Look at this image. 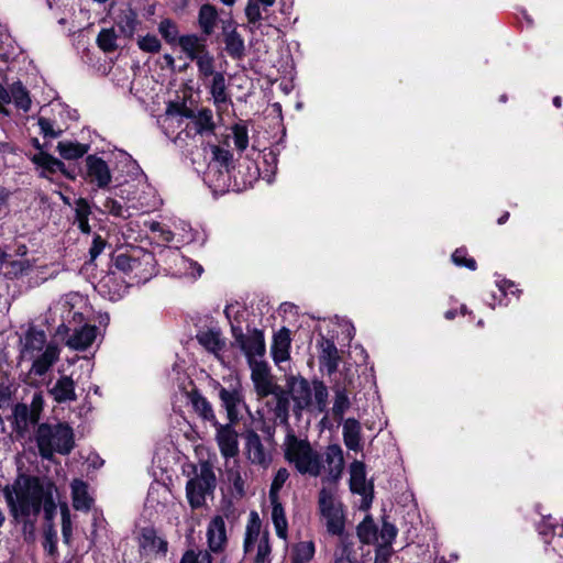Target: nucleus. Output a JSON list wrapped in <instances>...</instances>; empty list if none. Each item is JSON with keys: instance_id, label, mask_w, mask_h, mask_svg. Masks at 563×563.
<instances>
[{"instance_id": "e433bc0d", "label": "nucleus", "mask_w": 563, "mask_h": 563, "mask_svg": "<svg viewBox=\"0 0 563 563\" xmlns=\"http://www.w3.org/2000/svg\"><path fill=\"white\" fill-rule=\"evenodd\" d=\"M219 13L214 5L205 3L198 12V25L206 36L211 35L218 23Z\"/></svg>"}, {"instance_id": "7c9ffc66", "label": "nucleus", "mask_w": 563, "mask_h": 563, "mask_svg": "<svg viewBox=\"0 0 563 563\" xmlns=\"http://www.w3.org/2000/svg\"><path fill=\"white\" fill-rule=\"evenodd\" d=\"M29 364V372L32 373L35 369V327L29 325V329L23 336L20 338V361Z\"/></svg>"}, {"instance_id": "473e14b6", "label": "nucleus", "mask_w": 563, "mask_h": 563, "mask_svg": "<svg viewBox=\"0 0 563 563\" xmlns=\"http://www.w3.org/2000/svg\"><path fill=\"white\" fill-rule=\"evenodd\" d=\"M73 507L79 511H89L93 504V498L88 490V484L81 479H74L70 484Z\"/></svg>"}, {"instance_id": "0eeeda50", "label": "nucleus", "mask_w": 563, "mask_h": 563, "mask_svg": "<svg viewBox=\"0 0 563 563\" xmlns=\"http://www.w3.org/2000/svg\"><path fill=\"white\" fill-rule=\"evenodd\" d=\"M75 446L74 431L66 423L37 426V449L42 457L52 460L54 453L68 455Z\"/></svg>"}, {"instance_id": "5701e85b", "label": "nucleus", "mask_w": 563, "mask_h": 563, "mask_svg": "<svg viewBox=\"0 0 563 563\" xmlns=\"http://www.w3.org/2000/svg\"><path fill=\"white\" fill-rule=\"evenodd\" d=\"M319 349V366L321 371H325L328 375L334 374L341 361L339 350L333 340L320 334L318 340Z\"/></svg>"}, {"instance_id": "f03ea898", "label": "nucleus", "mask_w": 563, "mask_h": 563, "mask_svg": "<svg viewBox=\"0 0 563 563\" xmlns=\"http://www.w3.org/2000/svg\"><path fill=\"white\" fill-rule=\"evenodd\" d=\"M284 459L301 475L321 476L322 483H336L343 473V451L339 444H330L322 452L312 446L307 438L297 437L287 423L282 444Z\"/></svg>"}, {"instance_id": "f704fd0d", "label": "nucleus", "mask_w": 563, "mask_h": 563, "mask_svg": "<svg viewBox=\"0 0 563 563\" xmlns=\"http://www.w3.org/2000/svg\"><path fill=\"white\" fill-rule=\"evenodd\" d=\"M201 485L203 489H207L211 494L217 486V477L213 471V465L209 461H202L199 463V473L190 479V486ZM194 490V488H191Z\"/></svg>"}, {"instance_id": "a878e982", "label": "nucleus", "mask_w": 563, "mask_h": 563, "mask_svg": "<svg viewBox=\"0 0 563 563\" xmlns=\"http://www.w3.org/2000/svg\"><path fill=\"white\" fill-rule=\"evenodd\" d=\"M174 496L172 490L163 483H153L147 492L146 506L155 511L164 510L168 505L173 504Z\"/></svg>"}, {"instance_id": "69168bd1", "label": "nucleus", "mask_w": 563, "mask_h": 563, "mask_svg": "<svg viewBox=\"0 0 563 563\" xmlns=\"http://www.w3.org/2000/svg\"><path fill=\"white\" fill-rule=\"evenodd\" d=\"M139 47L143 52L147 53H157L161 49V41L157 38V36L147 34L145 36H142L139 42Z\"/></svg>"}, {"instance_id": "f3484780", "label": "nucleus", "mask_w": 563, "mask_h": 563, "mask_svg": "<svg viewBox=\"0 0 563 563\" xmlns=\"http://www.w3.org/2000/svg\"><path fill=\"white\" fill-rule=\"evenodd\" d=\"M350 489L363 497L362 508L367 509L373 500V488L366 483V467L361 461H354L350 465Z\"/></svg>"}, {"instance_id": "f257e3e1", "label": "nucleus", "mask_w": 563, "mask_h": 563, "mask_svg": "<svg viewBox=\"0 0 563 563\" xmlns=\"http://www.w3.org/2000/svg\"><path fill=\"white\" fill-rule=\"evenodd\" d=\"M18 441L27 444L24 454L18 461V475L12 484L2 488L12 522L20 527L24 541H35V473L24 470V460L31 462L32 441L35 438V395L30 406L18 402L9 418Z\"/></svg>"}, {"instance_id": "c85d7f7f", "label": "nucleus", "mask_w": 563, "mask_h": 563, "mask_svg": "<svg viewBox=\"0 0 563 563\" xmlns=\"http://www.w3.org/2000/svg\"><path fill=\"white\" fill-rule=\"evenodd\" d=\"M290 331L287 328H282L274 334L271 353L275 364L279 365L290 357Z\"/></svg>"}, {"instance_id": "dca6fc26", "label": "nucleus", "mask_w": 563, "mask_h": 563, "mask_svg": "<svg viewBox=\"0 0 563 563\" xmlns=\"http://www.w3.org/2000/svg\"><path fill=\"white\" fill-rule=\"evenodd\" d=\"M139 547L141 555L150 558H165L168 551V542L153 527L141 530Z\"/></svg>"}, {"instance_id": "f8f14e48", "label": "nucleus", "mask_w": 563, "mask_h": 563, "mask_svg": "<svg viewBox=\"0 0 563 563\" xmlns=\"http://www.w3.org/2000/svg\"><path fill=\"white\" fill-rule=\"evenodd\" d=\"M235 343L246 356L249 365L253 362H262L265 354V339L262 330H247L245 334L242 325L233 323V335Z\"/></svg>"}, {"instance_id": "ddd939ff", "label": "nucleus", "mask_w": 563, "mask_h": 563, "mask_svg": "<svg viewBox=\"0 0 563 563\" xmlns=\"http://www.w3.org/2000/svg\"><path fill=\"white\" fill-rule=\"evenodd\" d=\"M229 383L228 387L219 386V397L222 406L225 408L228 418L231 423L238 421L240 410L245 407V402L242 395V385L239 378L230 377L227 379Z\"/></svg>"}, {"instance_id": "9d476101", "label": "nucleus", "mask_w": 563, "mask_h": 563, "mask_svg": "<svg viewBox=\"0 0 563 563\" xmlns=\"http://www.w3.org/2000/svg\"><path fill=\"white\" fill-rule=\"evenodd\" d=\"M203 151L210 152V162L205 172V183L214 191L222 192L229 187V167L233 155L229 150L218 145H208Z\"/></svg>"}, {"instance_id": "3c124183", "label": "nucleus", "mask_w": 563, "mask_h": 563, "mask_svg": "<svg viewBox=\"0 0 563 563\" xmlns=\"http://www.w3.org/2000/svg\"><path fill=\"white\" fill-rule=\"evenodd\" d=\"M357 536L363 543L371 544L377 541V527L371 516H366L357 526Z\"/></svg>"}, {"instance_id": "e2e57ef3", "label": "nucleus", "mask_w": 563, "mask_h": 563, "mask_svg": "<svg viewBox=\"0 0 563 563\" xmlns=\"http://www.w3.org/2000/svg\"><path fill=\"white\" fill-rule=\"evenodd\" d=\"M561 526L554 525L552 519L549 517L538 526V532L542 536L547 544L553 545V538L555 532H560Z\"/></svg>"}, {"instance_id": "412c9836", "label": "nucleus", "mask_w": 563, "mask_h": 563, "mask_svg": "<svg viewBox=\"0 0 563 563\" xmlns=\"http://www.w3.org/2000/svg\"><path fill=\"white\" fill-rule=\"evenodd\" d=\"M251 368V379L258 397H267L277 390L266 362H253L249 365Z\"/></svg>"}, {"instance_id": "20e7f679", "label": "nucleus", "mask_w": 563, "mask_h": 563, "mask_svg": "<svg viewBox=\"0 0 563 563\" xmlns=\"http://www.w3.org/2000/svg\"><path fill=\"white\" fill-rule=\"evenodd\" d=\"M158 123L164 134L179 147H188L190 141L196 143L197 137L214 133L216 124L210 109L194 111L180 110L169 104Z\"/></svg>"}, {"instance_id": "603ef678", "label": "nucleus", "mask_w": 563, "mask_h": 563, "mask_svg": "<svg viewBox=\"0 0 563 563\" xmlns=\"http://www.w3.org/2000/svg\"><path fill=\"white\" fill-rule=\"evenodd\" d=\"M329 391L327 386L321 380H313L312 383V402L319 412H325L328 409Z\"/></svg>"}, {"instance_id": "72a5a7b5", "label": "nucleus", "mask_w": 563, "mask_h": 563, "mask_svg": "<svg viewBox=\"0 0 563 563\" xmlns=\"http://www.w3.org/2000/svg\"><path fill=\"white\" fill-rule=\"evenodd\" d=\"M230 26L231 22L229 23V25L223 26L225 51L229 54V56L239 59L244 56V40L238 33L235 27L230 29Z\"/></svg>"}, {"instance_id": "58836bf2", "label": "nucleus", "mask_w": 563, "mask_h": 563, "mask_svg": "<svg viewBox=\"0 0 563 563\" xmlns=\"http://www.w3.org/2000/svg\"><path fill=\"white\" fill-rule=\"evenodd\" d=\"M176 45L190 60L197 58L206 49V45L196 34L181 35Z\"/></svg>"}, {"instance_id": "338daca9", "label": "nucleus", "mask_w": 563, "mask_h": 563, "mask_svg": "<svg viewBox=\"0 0 563 563\" xmlns=\"http://www.w3.org/2000/svg\"><path fill=\"white\" fill-rule=\"evenodd\" d=\"M180 563H211V556L208 551L189 550L183 555Z\"/></svg>"}, {"instance_id": "a19ab883", "label": "nucleus", "mask_w": 563, "mask_h": 563, "mask_svg": "<svg viewBox=\"0 0 563 563\" xmlns=\"http://www.w3.org/2000/svg\"><path fill=\"white\" fill-rule=\"evenodd\" d=\"M60 349L56 343H48L37 355V376L44 375L58 361Z\"/></svg>"}, {"instance_id": "c03bdc74", "label": "nucleus", "mask_w": 563, "mask_h": 563, "mask_svg": "<svg viewBox=\"0 0 563 563\" xmlns=\"http://www.w3.org/2000/svg\"><path fill=\"white\" fill-rule=\"evenodd\" d=\"M277 170V154L273 150L263 152V166H258L260 176L267 183L273 184Z\"/></svg>"}, {"instance_id": "4c0bfd02", "label": "nucleus", "mask_w": 563, "mask_h": 563, "mask_svg": "<svg viewBox=\"0 0 563 563\" xmlns=\"http://www.w3.org/2000/svg\"><path fill=\"white\" fill-rule=\"evenodd\" d=\"M272 505V522L274 525L276 536L282 540H287L288 538V521L286 518L285 509L280 504L279 499H274L271 501Z\"/></svg>"}, {"instance_id": "6ab92c4d", "label": "nucleus", "mask_w": 563, "mask_h": 563, "mask_svg": "<svg viewBox=\"0 0 563 563\" xmlns=\"http://www.w3.org/2000/svg\"><path fill=\"white\" fill-rule=\"evenodd\" d=\"M245 439V454L250 463L267 468L273 461L271 451L266 450L261 437L253 430H250L244 435Z\"/></svg>"}, {"instance_id": "09e8293b", "label": "nucleus", "mask_w": 563, "mask_h": 563, "mask_svg": "<svg viewBox=\"0 0 563 563\" xmlns=\"http://www.w3.org/2000/svg\"><path fill=\"white\" fill-rule=\"evenodd\" d=\"M225 478L233 486L239 495L244 493V481L240 473V466L236 460L225 461Z\"/></svg>"}, {"instance_id": "4d7b16f0", "label": "nucleus", "mask_w": 563, "mask_h": 563, "mask_svg": "<svg viewBox=\"0 0 563 563\" xmlns=\"http://www.w3.org/2000/svg\"><path fill=\"white\" fill-rule=\"evenodd\" d=\"M191 488L189 479L186 485V494L190 506L192 508L201 507L206 501V497L211 495V493L203 489L201 485H195L194 490Z\"/></svg>"}, {"instance_id": "0e129e2a", "label": "nucleus", "mask_w": 563, "mask_h": 563, "mask_svg": "<svg viewBox=\"0 0 563 563\" xmlns=\"http://www.w3.org/2000/svg\"><path fill=\"white\" fill-rule=\"evenodd\" d=\"M224 314L231 324V332L233 333V323L241 325L244 309L239 302L230 303L225 306Z\"/></svg>"}, {"instance_id": "a211bd4d", "label": "nucleus", "mask_w": 563, "mask_h": 563, "mask_svg": "<svg viewBox=\"0 0 563 563\" xmlns=\"http://www.w3.org/2000/svg\"><path fill=\"white\" fill-rule=\"evenodd\" d=\"M47 395L57 404L71 402L77 399L75 382L70 376L59 375L45 382Z\"/></svg>"}, {"instance_id": "052dcab7", "label": "nucleus", "mask_w": 563, "mask_h": 563, "mask_svg": "<svg viewBox=\"0 0 563 563\" xmlns=\"http://www.w3.org/2000/svg\"><path fill=\"white\" fill-rule=\"evenodd\" d=\"M233 143L238 151L243 152L249 146V132L244 124H234L232 126Z\"/></svg>"}, {"instance_id": "c9c22d12", "label": "nucleus", "mask_w": 563, "mask_h": 563, "mask_svg": "<svg viewBox=\"0 0 563 563\" xmlns=\"http://www.w3.org/2000/svg\"><path fill=\"white\" fill-rule=\"evenodd\" d=\"M343 441L345 446L352 451H360L361 445V423L354 418H347L343 422Z\"/></svg>"}, {"instance_id": "ea45409f", "label": "nucleus", "mask_w": 563, "mask_h": 563, "mask_svg": "<svg viewBox=\"0 0 563 563\" xmlns=\"http://www.w3.org/2000/svg\"><path fill=\"white\" fill-rule=\"evenodd\" d=\"M198 342L209 352L217 354L223 350L225 343L221 338L220 330L208 329L199 331L197 334Z\"/></svg>"}, {"instance_id": "de8ad7c7", "label": "nucleus", "mask_w": 563, "mask_h": 563, "mask_svg": "<svg viewBox=\"0 0 563 563\" xmlns=\"http://www.w3.org/2000/svg\"><path fill=\"white\" fill-rule=\"evenodd\" d=\"M292 398L299 408H307L312 404V388L307 379H301L292 388Z\"/></svg>"}, {"instance_id": "8fccbe9b", "label": "nucleus", "mask_w": 563, "mask_h": 563, "mask_svg": "<svg viewBox=\"0 0 563 563\" xmlns=\"http://www.w3.org/2000/svg\"><path fill=\"white\" fill-rule=\"evenodd\" d=\"M103 211L120 219H128L134 214L133 210L129 208V203L122 205L119 200L108 197L103 205Z\"/></svg>"}, {"instance_id": "49530a36", "label": "nucleus", "mask_w": 563, "mask_h": 563, "mask_svg": "<svg viewBox=\"0 0 563 563\" xmlns=\"http://www.w3.org/2000/svg\"><path fill=\"white\" fill-rule=\"evenodd\" d=\"M57 150L65 159H78L88 152L89 145L71 141L58 142Z\"/></svg>"}, {"instance_id": "2eb2a0df", "label": "nucleus", "mask_w": 563, "mask_h": 563, "mask_svg": "<svg viewBox=\"0 0 563 563\" xmlns=\"http://www.w3.org/2000/svg\"><path fill=\"white\" fill-rule=\"evenodd\" d=\"M84 179L93 189H106L112 181V174L106 161L97 155H88L85 158Z\"/></svg>"}, {"instance_id": "2f4dec72", "label": "nucleus", "mask_w": 563, "mask_h": 563, "mask_svg": "<svg viewBox=\"0 0 563 563\" xmlns=\"http://www.w3.org/2000/svg\"><path fill=\"white\" fill-rule=\"evenodd\" d=\"M275 1L276 0H247L244 12L252 32L261 27L263 12L273 7Z\"/></svg>"}, {"instance_id": "b1692460", "label": "nucleus", "mask_w": 563, "mask_h": 563, "mask_svg": "<svg viewBox=\"0 0 563 563\" xmlns=\"http://www.w3.org/2000/svg\"><path fill=\"white\" fill-rule=\"evenodd\" d=\"M170 260L173 263L170 273L176 277L196 279L203 273L199 263L184 256L178 252V249L170 251Z\"/></svg>"}, {"instance_id": "4468645a", "label": "nucleus", "mask_w": 563, "mask_h": 563, "mask_svg": "<svg viewBox=\"0 0 563 563\" xmlns=\"http://www.w3.org/2000/svg\"><path fill=\"white\" fill-rule=\"evenodd\" d=\"M0 102L4 104L13 103L16 109L29 111L32 100L26 88L21 81L8 84L3 69L0 68Z\"/></svg>"}, {"instance_id": "864d4df0", "label": "nucleus", "mask_w": 563, "mask_h": 563, "mask_svg": "<svg viewBox=\"0 0 563 563\" xmlns=\"http://www.w3.org/2000/svg\"><path fill=\"white\" fill-rule=\"evenodd\" d=\"M194 60L198 67V74L201 79L212 77L214 71V57L207 51V48Z\"/></svg>"}, {"instance_id": "774afa93", "label": "nucleus", "mask_w": 563, "mask_h": 563, "mask_svg": "<svg viewBox=\"0 0 563 563\" xmlns=\"http://www.w3.org/2000/svg\"><path fill=\"white\" fill-rule=\"evenodd\" d=\"M57 533L52 526L44 532L43 548L49 555H55L57 552Z\"/></svg>"}, {"instance_id": "9b49d317", "label": "nucleus", "mask_w": 563, "mask_h": 563, "mask_svg": "<svg viewBox=\"0 0 563 563\" xmlns=\"http://www.w3.org/2000/svg\"><path fill=\"white\" fill-rule=\"evenodd\" d=\"M318 507L321 517L325 520L327 531L332 536H342L345 526L343 505L338 500L332 488L323 486L320 489Z\"/></svg>"}, {"instance_id": "c756f323", "label": "nucleus", "mask_w": 563, "mask_h": 563, "mask_svg": "<svg viewBox=\"0 0 563 563\" xmlns=\"http://www.w3.org/2000/svg\"><path fill=\"white\" fill-rule=\"evenodd\" d=\"M208 545L211 551H222L227 543L225 522L221 516L211 519L207 530Z\"/></svg>"}, {"instance_id": "7ed1b4c3", "label": "nucleus", "mask_w": 563, "mask_h": 563, "mask_svg": "<svg viewBox=\"0 0 563 563\" xmlns=\"http://www.w3.org/2000/svg\"><path fill=\"white\" fill-rule=\"evenodd\" d=\"M44 93L47 103L38 109L37 125L44 139L43 147H47L48 143L58 139L66 129L64 120L68 111L67 107L57 99L54 89L47 88ZM57 173L65 175V164L55 157L45 156L42 146L37 143V175L41 178L52 179Z\"/></svg>"}, {"instance_id": "79ce46f5", "label": "nucleus", "mask_w": 563, "mask_h": 563, "mask_svg": "<svg viewBox=\"0 0 563 563\" xmlns=\"http://www.w3.org/2000/svg\"><path fill=\"white\" fill-rule=\"evenodd\" d=\"M174 247L179 249L181 245L189 244L195 241V232L190 224L184 220H175L173 222Z\"/></svg>"}, {"instance_id": "6e6d98bb", "label": "nucleus", "mask_w": 563, "mask_h": 563, "mask_svg": "<svg viewBox=\"0 0 563 563\" xmlns=\"http://www.w3.org/2000/svg\"><path fill=\"white\" fill-rule=\"evenodd\" d=\"M158 32L169 45H176L181 36L177 24L170 19H163L159 22Z\"/></svg>"}, {"instance_id": "a18cd8bd", "label": "nucleus", "mask_w": 563, "mask_h": 563, "mask_svg": "<svg viewBox=\"0 0 563 563\" xmlns=\"http://www.w3.org/2000/svg\"><path fill=\"white\" fill-rule=\"evenodd\" d=\"M144 225L148 228L152 239L156 240L158 243H170L174 245V235L170 227L157 221H145Z\"/></svg>"}, {"instance_id": "393cba45", "label": "nucleus", "mask_w": 563, "mask_h": 563, "mask_svg": "<svg viewBox=\"0 0 563 563\" xmlns=\"http://www.w3.org/2000/svg\"><path fill=\"white\" fill-rule=\"evenodd\" d=\"M37 512L42 508L44 511L45 519L52 521L56 514V501L55 494L56 487L53 483L47 481H41L37 477Z\"/></svg>"}, {"instance_id": "680f3d73", "label": "nucleus", "mask_w": 563, "mask_h": 563, "mask_svg": "<svg viewBox=\"0 0 563 563\" xmlns=\"http://www.w3.org/2000/svg\"><path fill=\"white\" fill-rule=\"evenodd\" d=\"M452 262L460 267H466L470 271H475L477 265L473 257L467 256V250L465 247L456 249L452 254Z\"/></svg>"}, {"instance_id": "39448f33", "label": "nucleus", "mask_w": 563, "mask_h": 563, "mask_svg": "<svg viewBox=\"0 0 563 563\" xmlns=\"http://www.w3.org/2000/svg\"><path fill=\"white\" fill-rule=\"evenodd\" d=\"M113 265L128 277L129 286L145 284L156 274L154 254L139 247L118 253Z\"/></svg>"}, {"instance_id": "13d9d810", "label": "nucleus", "mask_w": 563, "mask_h": 563, "mask_svg": "<svg viewBox=\"0 0 563 563\" xmlns=\"http://www.w3.org/2000/svg\"><path fill=\"white\" fill-rule=\"evenodd\" d=\"M97 44L106 53L117 48V34L113 29H102L97 36Z\"/></svg>"}, {"instance_id": "bf43d9fd", "label": "nucleus", "mask_w": 563, "mask_h": 563, "mask_svg": "<svg viewBox=\"0 0 563 563\" xmlns=\"http://www.w3.org/2000/svg\"><path fill=\"white\" fill-rule=\"evenodd\" d=\"M288 478V470L286 467L278 468L269 487V501H274V499H279V492Z\"/></svg>"}, {"instance_id": "aec40b11", "label": "nucleus", "mask_w": 563, "mask_h": 563, "mask_svg": "<svg viewBox=\"0 0 563 563\" xmlns=\"http://www.w3.org/2000/svg\"><path fill=\"white\" fill-rule=\"evenodd\" d=\"M217 428L216 441L219 446L220 453L225 461L236 460L239 454L238 432L231 423L220 424L214 422Z\"/></svg>"}, {"instance_id": "4be33fe9", "label": "nucleus", "mask_w": 563, "mask_h": 563, "mask_svg": "<svg viewBox=\"0 0 563 563\" xmlns=\"http://www.w3.org/2000/svg\"><path fill=\"white\" fill-rule=\"evenodd\" d=\"M98 328L92 324H74L70 328L66 345L75 351H86L97 340Z\"/></svg>"}, {"instance_id": "6e6552de", "label": "nucleus", "mask_w": 563, "mask_h": 563, "mask_svg": "<svg viewBox=\"0 0 563 563\" xmlns=\"http://www.w3.org/2000/svg\"><path fill=\"white\" fill-rule=\"evenodd\" d=\"M126 159L132 168L136 170V177L133 183H126L120 187V196L126 200L133 212L147 213L157 207L158 199L154 189L146 183L145 175L140 170L136 163L129 155H126Z\"/></svg>"}, {"instance_id": "cd10ccee", "label": "nucleus", "mask_w": 563, "mask_h": 563, "mask_svg": "<svg viewBox=\"0 0 563 563\" xmlns=\"http://www.w3.org/2000/svg\"><path fill=\"white\" fill-rule=\"evenodd\" d=\"M208 88L218 110H223L231 103V98L227 87V79L223 73H216L212 76Z\"/></svg>"}, {"instance_id": "5fc2aeb1", "label": "nucleus", "mask_w": 563, "mask_h": 563, "mask_svg": "<svg viewBox=\"0 0 563 563\" xmlns=\"http://www.w3.org/2000/svg\"><path fill=\"white\" fill-rule=\"evenodd\" d=\"M316 552L312 541L299 542L294 548L292 563H308L313 559Z\"/></svg>"}, {"instance_id": "bb28decb", "label": "nucleus", "mask_w": 563, "mask_h": 563, "mask_svg": "<svg viewBox=\"0 0 563 563\" xmlns=\"http://www.w3.org/2000/svg\"><path fill=\"white\" fill-rule=\"evenodd\" d=\"M352 380L350 378H345L343 383L336 382L332 389L334 393L332 413L334 418L342 420L345 412L351 407L350 400V385Z\"/></svg>"}, {"instance_id": "1a4fd4ad", "label": "nucleus", "mask_w": 563, "mask_h": 563, "mask_svg": "<svg viewBox=\"0 0 563 563\" xmlns=\"http://www.w3.org/2000/svg\"><path fill=\"white\" fill-rule=\"evenodd\" d=\"M244 558L251 563H271L272 547L269 532L262 530V522L256 511L250 514L243 542Z\"/></svg>"}, {"instance_id": "37998d69", "label": "nucleus", "mask_w": 563, "mask_h": 563, "mask_svg": "<svg viewBox=\"0 0 563 563\" xmlns=\"http://www.w3.org/2000/svg\"><path fill=\"white\" fill-rule=\"evenodd\" d=\"M75 223L77 224L78 229L85 233H90V225H89V217L91 214V208L89 202L84 199L79 198L75 202Z\"/></svg>"}, {"instance_id": "423d86ee", "label": "nucleus", "mask_w": 563, "mask_h": 563, "mask_svg": "<svg viewBox=\"0 0 563 563\" xmlns=\"http://www.w3.org/2000/svg\"><path fill=\"white\" fill-rule=\"evenodd\" d=\"M84 305L85 298L80 294H66L49 306L46 322L55 329L57 335L68 334L74 324L82 323L84 314L80 309Z\"/></svg>"}]
</instances>
